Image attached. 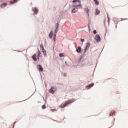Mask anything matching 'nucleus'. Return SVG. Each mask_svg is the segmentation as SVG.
<instances>
[{
	"label": "nucleus",
	"mask_w": 128,
	"mask_h": 128,
	"mask_svg": "<svg viewBox=\"0 0 128 128\" xmlns=\"http://www.w3.org/2000/svg\"><path fill=\"white\" fill-rule=\"evenodd\" d=\"M38 60L40 58L38 57Z\"/></svg>",
	"instance_id": "obj_30"
},
{
	"label": "nucleus",
	"mask_w": 128,
	"mask_h": 128,
	"mask_svg": "<svg viewBox=\"0 0 128 128\" xmlns=\"http://www.w3.org/2000/svg\"><path fill=\"white\" fill-rule=\"evenodd\" d=\"M76 52H82V48H80V46H78V48H76Z\"/></svg>",
	"instance_id": "obj_7"
},
{
	"label": "nucleus",
	"mask_w": 128,
	"mask_h": 128,
	"mask_svg": "<svg viewBox=\"0 0 128 128\" xmlns=\"http://www.w3.org/2000/svg\"><path fill=\"white\" fill-rule=\"evenodd\" d=\"M53 34H54V32H52V31H51L50 34H49V38H52Z\"/></svg>",
	"instance_id": "obj_9"
},
{
	"label": "nucleus",
	"mask_w": 128,
	"mask_h": 128,
	"mask_svg": "<svg viewBox=\"0 0 128 128\" xmlns=\"http://www.w3.org/2000/svg\"><path fill=\"white\" fill-rule=\"evenodd\" d=\"M56 90V87L52 86L50 88L49 90V92L51 94H54V92Z\"/></svg>",
	"instance_id": "obj_3"
},
{
	"label": "nucleus",
	"mask_w": 128,
	"mask_h": 128,
	"mask_svg": "<svg viewBox=\"0 0 128 128\" xmlns=\"http://www.w3.org/2000/svg\"><path fill=\"white\" fill-rule=\"evenodd\" d=\"M94 34H96V30H94Z\"/></svg>",
	"instance_id": "obj_25"
},
{
	"label": "nucleus",
	"mask_w": 128,
	"mask_h": 128,
	"mask_svg": "<svg viewBox=\"0 0 128 128\" xmlns=\"http://www.w3.org/2000/svg\"><path fill=\"white\" fill-rule=\"evenodd\" d=\"M14 0V2H10V4H14V2H16V0Z\"/></svg>",
	"instance_id": "obj_22"
},
{
	"label": "nucleus",
	"mask_w": 128,
	"mask_h": 128,
	"mask_svg": "<svg viewBox=\"0 0 128 128\" xmlns=\"http://www.w3.org/2000/svg\"><path fill=\"white\" fill-rule=\"evenodd\" d=\"M40 51L38 50V56H40Z\"/></svg>",
	"instance_id": "obj_27"
},
{
	"label": "nucleus",
	"mask_w": 128,
	"mask_h": 128,
	"mask_svg": "<svg viewBox=\"0 0 128 128\" xmlns=\"http://www.w3.org/2000/svg\"><path fill=\"white\" fill-rule=\"evenodd\" d=\"M76 102V100H74V98H72L70 100H67L65 102V104H60V108H65V106H66L68 104H72V102Z\"/></svg>",
	"instance_id": "obj_1"
},
{
	"label": "nucleus",
	"mask_w": 128,
	"mask_h": 128,
	"mask_svg": "<svg viewBox=\"0 0 128 128\" xmlns=\"http://www.w3.org/2000/svg\"><path fill=\"white\" fill-rule=\"evenodd\" d=\"M94 2H95V4L96 6H98V4H100V2L98 1V0H94Z\"/></svg>",
	"instance_id": "obj_14"
},
{
	"label": "nucleus",
	"mask_w": 128,
	"mask_h": 128,
	"mask_svg": "<svg viewBox=\"0 0 128 128\" xmlns=\"http://www.w3.org/2000/svg\"><path fill=\"white\" fill-rule=\"evenodd\" d=\"M42 52H44H44H46V50H44V49H42Z\"/></svg>",
	"instance_id": "obj_29"
},
{
	"label": "nucleus",
	"mask_w": 128,
	"mask_h": 128,
	"mask_svg": "<svg viewBox=\"0 0 128 128\" xmlns=\"http://www.w3.org/2000/svg\"><path fill=\"white\" fill-rule=\"evenodd\" d=\"M58 28H56V29H55V32H54V34L56 35V32H58Z\"/></svg>",
	"instance_id": "obj_17"
},
{
	"label": "nucleus",
	"mask_w": 128,
	"mask_h": 128,
	"mask_svg": "<svg viewBox=\"0 0 128 128\" xmlns=\"http://www.w3.org/2000/svg\"><path fill=\"white\" fill-rule=\"evenodd\" d=\"M50 111L52 112H56V109H50Z\"/></svg>",
	"instance_id": "obj_21"
},
{
	"label": "nucleus",
	"mask_w": 128,
	"mask_h": 128,
	"mask_svg": "<svg viewBox=\"0 0 128 128\" xmlns=\"http://www.w3.org/2000/svg\"><path fill=\"white\" fill-rule=\"evenodd\" d=\"M59 56H60V58H62V56H64V54L60 53Z\"/></svg>",
	"instance_id": "obj_20"
},
{
	"label": "nucleus",
	"mask_w": 128,
	"mask_h": 128,
	"mask_svg": "<svg viewBox=\"0 0 128 128\" xmlns=\"http://www.w3.org/2000/svg\"><path fill=\"white\" fill-rule=\"evenodd\" d=\"M33 12H34V14H38V8H33Z\"/></svg>",
	"instance_id": "obj_8"
},
{
	"label": "nucleus",
	"mask_w": 128,
	"mask_h": 128,
	"mask_svg": "<svg viewBox=\"0 0 128 128\" xmlns=\"http://www.w3.org/2000/svg\"><path fill=\"white\" fill-rule=\"evenodd\" d=\"M32 58H33L34 60V62H36V54H34L32 57Z\"/></svg>",
	"instance_id": "obj_11"
},
{
	"label": "nucleus",
	"mask_w": 128,
	"mask_h": 128,
	"mask_svg": "<svg viewBox=\"0 0 128 128\" xmlns=\"http://www.w3.org/2000/svg\"><path fill=\"white\" fill-rule=\"evenodd\" d=\"M72 12H74V14H76V8H74L72 10Z\"/></svg>",
	"instance_id": "obj_16"
},
{
	"label": "nucleus",
	"mask_w": 128,
	"mask_h": 128,
	"mask_svg": "<svg viewBox=\"0 0 128 128\" xmlns=\"http://www.w3.org/2000/svg\"><path fill=\"white\" fill-rule=\"evenodd\" d=\"M81 42H84V39H82V38H81Z\"/></svg>",
	"instance_id": "obj_28"
},
{
	"label": "nucleus",
	"mask_w": 128,
	"mask_h": 128,
	"mask_svg": "<svg viewBox=\"0 0 128 128\" xmlns=\"http://www.w3.org/2000/svg\"><path fill=\"white\" fill-rule=\"evenodd\" d=\"M90 42H88L86 44V46L84 49V53H86V52L90 48Z\"/></svg>",
	"instance_id": "obj_4"
},
{
	"label": "nucleus",
	"mask_w": 128,
	"mask_h": 128,
	"mask_svg": "<svg viewBox=\"0 0 128 128\" xmlns=\"http://www.w3.org/2000/svg\"><path fill=\"white\" fill-rule=\"evenodd\" d=\"M85 12H87L88 16H90V9L88 8H86L85 9Z\"/></svg>",
	"instance_id": "obj_12"
},
{
	"label": "nucleus",
	"mask_w": 128,
	"mask_h": 128,
	"mask_svg": "<svg viewBox=\"0 0 128 128\" xmlns=\"http://www.w3.org/2000/svg\"><path fill=\"white\" fill-rule=\"evenodd\" d=\"M8 6V4H6V3H4V4H2L1 5H0V8H6V6Z\"/></svg>",
	"instance_id": "obj_6"
},
{
	"label": "nucleus",
	"mask_w": 128,
	"mask_h": 128,
	"mask_svg": "<svg viewBox=\"0 0 128 128\" xmlns=\"http://www.w3.org/2000/svg\"><path fill=\"white\" fill-rule=\"evenodd\" d=\"M38 69L39 70L40 72H42V70H44V68L40 65H38Z\"/></svg>",
	"instance_id": "obj_10"
},
{
	"label": "nucleus",
	"mask_w": 128,
	"mask_h": 128,
	"mask_svg": "<svg viewBox=\"0 0 128 128\" xmlns=\"http://www.w3.org/2000/svg\"><path fill=\"white\" fill-rule=\"evenodd\" d=\"M110 116H112V114H110Z\"/></svg>",
	"instance_id": "obj_31"
},
{
	"label": "nucleus",
	"mask_w": 128,
	"mask_h": 128,
	"mask_svg": "<svg viewBox=\"0 0 128 128\" xmlns=\"http://www.w3.org/2000/svg\"><path fill=\"white\" fill-rule=\"evenodd\" d=\"M96 14H100V10H98V8H96Z\"/></svg>",
	"instance_id": "obj_13"
},
{
	"label": "nucleus",
	"mask_w": 128,
	"mask_h": 128,
	"mask_svg": "<svg viewBox=\"0 0 128 128\" xmlns=\"http://www.w3.org/2000/svg\"><path fill=\"white\" fill-rule=\"evenodd\" d=\"M96 40H97V42H100V36L99 34H97L96 36Z\"/></svg>",
	"instance_id": "obj_5"
},
{
	"label": "nucleus",
	"mask_w": 128,
	"mask_h": 128,
	"mask_svg": "<svg viewBox=\"0 0 128 128\" xmlns=\"http://www.w3.org/2000/svg\"><path fill=\"white\" fill-rule=\"evenodd\" d=\"M56 35L54 34V38H53L54 42H56Z\"/></svg>",
	"instance_id": "obj_18"
},
{
	"label": "nucleus",
	"mask_w": 128,
	"mask_h": 128,
	"mask_svg": "<svg viewBox=\"0 0 128 128\" xmlns=\"http://www.w3.org/2000/svg\"><path fill=\"white\" fill-rule=\"evenodd\" d=\"M59 26H60V24H58V23H57L56 24V28H58V29Z\"/></svg>",
	"instance_id": "obj_19"
},
{
	"label": "nucleus",
	"mask_w": 128,
	"mask_h": 128,
	"mask_svg": "<svg viewBox=\"0 0 128 128\" xmlns=\"http://www.w3.org/2000/svg\"><path fill=\"white\" fill-rule=\"evenodd\" d=\"M46 105H43L42 106V110H45V108H46Z\"/></svg>",
	"instance_id": "obj_24"
},
{
	"label": "nucleus",
	"mask_w": 128,
	"mask_h": 128,
	"mask_svg": "<svg viewBox=\"0 0 128 128\" xmlns=\"http://www.w3.org/2000/svg\"><path fill=\"white\" fill-rule=\"evenodd\" d=\"M73 2H76V4L74 6L76 8H82V6H80V1L78 0H74Z\"/></svg>",
	"instance_id": "obj_2"
},
{
	"label": "nucleus",
	"mask_w": 128,
	"mask_h": 128,
	"mask_svg": "<svg viewBox=\"0 0 128 128\" xmlns=\"http://www.w3.org/2000/svg\"><path fill=\"white\" fill-rule=\"evenodd\" d=\"M94 83H92L88 85L87 86H88V88H92V86H94Z\"/></svg>",
	"instance_id": "obj_15"
},
{
	"label": "nucleus",
	"mask_w": 128,
	"mask_h": 128,
	"mask_svg": "<svg viewBox=\"0 0 128 128\" xmlns=\"http://www.w3.org/2000/svg\"><path fill=\"white\" fill-rule=\"evenodd\" d=\"M40 48H42V50H44V46L42 44H40Z\"/></svg>",
	"instance_id": "obj_23"
},
{
	"label": "nucleus",
	"mask_w": 128,
	"mask_h": 128,
	"mask_svg": "<svg viewBox=\"0 0 128 128\" xmlns=\"http://www.w3.org/2000/svg\"><path fill=\"white\" fill-rule=\"evenodd\" d=\"M108 22H110V16H108Z\"/></svg>",
	"instance_id": "obj_26"
}]
</instances>
